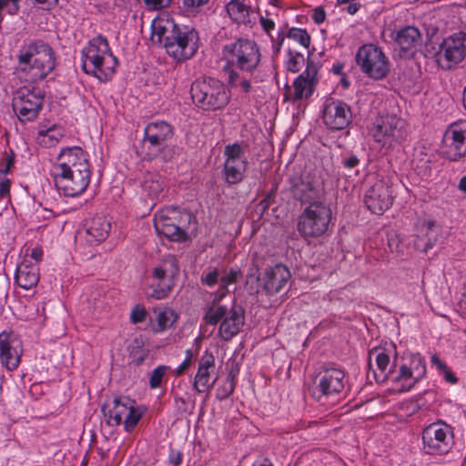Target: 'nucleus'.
Returning <instances> with one entry per match:
<instances>
[{"instance_id":"1","label":"nucleus","mask_w":466,"mask_h":466,"mask_svg":"<svg viewBox=\"0 0 466 466\" xmlns=\"http://www.w3.org/2000/svg\"><path fill=\"white\" fill-rule=\"evenodd\" d=\"M151 40L163 45L167 53L178 61L191 58L198 47V34L194 28L170 20L153 22Z\"/></svg>"},{"instance_id":"2","label":"nucleus","mask_w":466,"mask_h":466,"mask_svg":"<svg viewBox=\"0 0 466 466\" xmlns=\"http://www.w3.org/2000/svg\"><path fill=\"white\" fill-rule=\"evenodd\" d=\"M53 47L42 39L25 42L17 55L18 74L28 82L45 79L56 67Z\"/></svg>"},{"instance_id":"3","label":"nucleus","mask_w":466,"mask_h":466,"mask_svg":"<svg viewBox=\"0 0 466 466\" xmlns=\"http://www.w3.org/2000/svg\"><path fill=\"white\" fill-rule=\"evenodd\" d=\"M82 69L86 74L92 75L101 82L112 78L118 65L113 56L107 39L102 35L89 40L81 51Z\"/></svg>"},{"instance_id":"4","label":"nucleus","mask_w":466,"mask_h":466,"mask_svg":"<svg viewBox=\"0 0 466 466\" xmlns=\"http://www.w3.org/2000/svg\"><path fill=\"white\" fill-rule=\"evenodd\" d=\"M221 58L226 62L224 71L228 68L238 69L249 74L254 82L261 81L255 76L262 60L260 47L256 41L239 37L228 43L222 47Z\"/></svg>"},{"instance_id":"5","label":"nucleus","mask_w":466,"mask_h":466,"mask_svg":"<svg viewBox=\"0 0 466 466\" xmlns=\"http://www.w3.org/2000/svg\"><path fill=\"white\" fill-rule=\"evenodd\" d=\"M190 94L193 103L204 111L222 109L230 99L224 83L213 77L196 79L191 85Z\"/></svg>"},{"instance_id":"6","label":"nucleus","mask_w":466,"mask_h":466,"mask_svg":"<svg viewBox=\"0 0 466 466\" xmlns=\"http://www.w3.org/2000/svg\"><path fill=\"white\" fill-rule=\"evenodd\" d=\"M330 220V207L323 201H315L299 216L297 230L303 238H319L327 232Z\"/></svg>"},{"instance_id":"7","label":"nucleus","mask_w":466,"mask_h":466,"mask_svg":"<svg viewBox=\"0 0 466 466\" xmlns=\"http://www.w3.org/2000/svg\"><path fill=\"white\" fill-rule=\"evenodd\" d=\"M191 215L181 213L175 208L159 210L154 218V227L158 235L171 241H185L187 238L186 225L189 224Z\"/></svg>"},{"instance_id":"8","label":"nucleus","mask_w":466,"mask_h":466,"mask_svg":"<svg viewBox=\"0 0 466 466\" xmlns=\"http://www.w3.org/2000/svg\"><path fill=\"white\" fill-rule=\"evenodd\" d=\"M344 379L345 373L342 370L335 367L325 368L315 377L309 389V394L316 401L325 404L343 390Z\"/></svg>"},{"instance_id":"9","label":"nucleus","mask_w":466,"mask_h":466,"mask_svg":"<svg viewBox=\"0 0 466 466\" xmlns=\"http://www.w3.org/2000/svg\"><path fill=\"white\" fill-rule=\"evenodd\" d=\"M356 62L361 72L374 80L383 79L390 72L388 57L373 44L363 45L358 49Z\"/></svg>"},{"instance_id":"10","label":"nucleus","mask_w":466,"mask_h":466,"mask_svg":"<svg viewBox=\"0 0 466 466\" xmlns=\"http://www.w3.org/2000/svg\"><path fill=\"white\" fill-rule=\"evenodd\" d=\"M102 410L107 416V423L112 426H118L122 422L127 431H131L142 417V412L136 407V402L127 396H115L112 406L109 405L108 412L106 408Z\"/></svg>"},{"instance_id":"11","label":"nucleus","mask_w":466,"mask_h":466,"mask_svg":"<svg viewBox=\"0 0 466 466\" xmlns=\"http://www.w3.org/2000/svg\"><path fill=\"white\" fill-rule=\"evenodd\" d=\"M452 429L444 422L428 425L422 431L423 450L432 455L447 454L454 443Z\"/></svg>"},{"instance_id":"12","label":"nucleus","mask_w":466,"mask_h":466,"mask_svg":"<svg viewBox=\"0 0 466 466\" xmlns=\"http://www.w3.org/2000/svg\"><path fill=\"white\" fill-rule=\"evenodd\" d=\"M290 190L295 199L301 204L322 201V181L319 176L311 172H304L299 176H294L290 179Z\"/></svg>"},{"instance_id":"13","label":"nucleus","mask_w":466,"mask_h":466,"mask_svg":"<svg viewBox=\"0 0 466 466\" xmlns=\"http://www.w3.org/2000/svg\"><path fill=\"white\" fill-rule=\"evenodd\" d=\"M173 135V127L165 121L147 124L144 130L143 147L147 150L148 158L163 153Z\"/></svg>"},{"instance_id":"14","label":"nucleus","mask_w":466,"mask_h":466,"mask_svg":"<svg viewBox=\"0 0 466 466\" xmlns=\"http://www.w3.org/2000/svg\"><path fill=\"white\" fill-rule=\"evenodd\" d=\"M466 56V33L457 32L445 38L436 53V61L442 69H451Z\"/></svg>"},{"instance_id":"15","label":"nucleus","mask_w":466,"mask_h":466,"mask_svg":"<svg viewBox=\"0 0 466 466\" xmlns=\"http://www.w3.org/2000/svg\"><path fill=\"white\" fill-rule=\"evenodd\" d=\"M426 374V363L419 354H411L409 363L402 364L398 374L392 378L395 384V390L405 392L410 390L416 383L424 378Z\"/></svg>"},{"instance_id":"16","label":"nucleus","mask_w":466,"mask_h":466,"mask_svg":"<svg viewBox=\"0 0 466 466\" xmlns=\"http://www.w3.org/2000/svg\"><path fill=\"white\" fill-rule=\"evenodd\" d=\"M226 157L223 167V176L228 185H236L244 178L248 161L242 147L238 143L228 145L224 149Z\"/></svg>"},{"instance_id":"17","label":"nucleus","mask_w":466,"mask_h":466,"mask_svg":"<svg viewBox=\"0 0 466 466\" xmlns=\"http://www.w3.org/2000/svg\"><path fill=\"white\" fill-rule=\"evenodd\" d=\"M44 97L40 91L26 86L19 88L13 99V108L22 121L35 120L42 108Z\"/></svg>"},{"instance_id":"18","label":"nucleus","mask_w":466,"mask_h":466,"mask_svg":"<svg viewBox=\"0 0 466 466\" xmlns=\"http://www.w3.org/2000/svg\"><path fill=\"white\" fill-rule=\"evenodd\" d=\"M372 135L376 142L391 147L405 137L404 121L396 116H382L377 120Z\"/></svg>"},{"instance_id":"19","label":"nucleus","mask_w":466,"mask_h":466,"mask_svg":"<svg viewBox=\"0 0 466 466\" xmlns=\"http://www.w3.org/2000/svg\"><path fill=\"white\" fill-rule=\"evenodd\" d=\"M392 187L385 180L375 182L364 197L366 207L374 214H382L392 205Z\"/></svg>"},{"instance_id":"20","label":"nucleus","mask_w":466,"mask_h":466,"mask_svg":"<svg viewBox=\"0 0 466 466\" xmlns=\"http://www.w3.org/2000/svg\"><path fill=\"white\" fill-rule=\"evenodd\" d=\"M322 118L329 128L341 130L351 122L352 113L345 102L330 99L325 104Z\"/></svg>"},{"instance_id":"21","label":"nucleus","mask_w":466,"mask_h":466,"mask_svg":"<svg viewBox=\"0 0 466 466\" xmlns=\"http://www.w3.org/2000/svg\"><path fill=\"white\" fill-rule=\"evenodd\" d=\"M90 169L66 174H56V186L65 196L76 197L86 191L90 183Z\"/></svg>"},{"instance_id":"22","label":"nucleus","mask_w":466,"mask_h":466,"mask_svg":"<svg viewBox=\"0 0 466 466\" xmlns=\"http://www.w3.org/2000/svg\"><path fill=\"white\" fill-rule=\"evenodd\" d=\"M56 174H66L88 170L89 163L85 152L79 147L65 148L58 156Z\"/></svg>"},{"instance_id":"23","label":"nucleus","mask_w":466,"mask_h":466,"mask_svg":"<svg viewBox=\"0 0 466 466\" xmlns=\"http://www.w3.org/2000/svg\"><path fill=\"white\" fill-rule=\"evenodd\" d=\"M22 351V342L15 335L5 331L0 333V360L8 370L18 367Z\"/></svg>"},{"instance_id":"24","label":"nucleus","mask_w":466,"mask_h":466,"mask_svg":"<svg viewBox=\"0 0 466 466\" xmlns=\"http://www.w3.org/2000/svg\"><path fill=\"white\" fill-rule=\"evenodd\" d=\"M443 154L451 160L456 161L466 155V135L457 125H451L443 137Z\"/></svg>"},{"instance_id":"25","label":"nucleus","mask_w":466,"mask_h":466,"mask_svg":"<svg viewBox=\"0 0 466 466\" xmlns=\"http://www.w3.org/2000/svg\"><path fill=\"white\" fill-rule=\"evenodd\" d=\"M290 279L289 268L282 264H276L265 269L261 279L263 289L268 295L280 292Z\"/></svg>"},{"instance_id":"26","label":"nucleus","mask_w":466,"mask_h":466,"mask_svg":"<svg viewBox=\"0 0 466 466\" xmlns=\"http://www.w3.org/2000/svg\"><path fill=\"white\" fill-rule=\"evenodd\" d=\"M215 370V357L206 351L198 361L197 374L194 378L193 387L198 393L209 392L218 378L211 380V373Z\"/></svg>"},{"instance_id":"27","label":"nucleus","mask_w":466,"mask_h":466,"mask_svg":"<svg viewBox=\"0 0 466 466\" xmlns=\"http://www.w3.org/2000/svg\"><path fill=\"white\" fill-rule=\"evenodd\" d=\"M111 230V220L103 215H97L86 223L85 240L89 245H98L105 241Z\"/></svg>"},{"instance_id":"28","label":"nucleus","mask_w":466,"mask_h":466,"mask_svg":"<svg viewBox=\"0 0 466 466\" xmlns=\"http://www.w3.org/2000/svg\"><path fill=\"white\" fill-rule=\"evenodd\" d=\"M245 322V311L240 305H233L228 310L218 329L221 338L228 341L236 336Z\"/></svg>"},{"instance_id":"29","label":"nucleus","mask_w":466,"mask_h":466,"mask_svg":"<svg viewBox=\"0 0 466 466\" xmlns=\"http://www.w3.org/2000/svg\"><path fill=\"white\" fill-rule=\"evenodd\" d=\"M434 227L433 220H420L416 224L413 246L417 250L427 252L436 244L437 233L433 230Z\"/></svg>"},{"instance_id":"30","label":"nucleus","mask_w":466,"mask_h":466,"mask_svg":"<svg viewBox=\"0 0 466 466\" xmlns=\"http://www.w3.org/2000/svg\"><path fill=\"white\" fill-rule=\"evenodd\" d=\"M317 68L314 65L308 63L305 71L294 81L293 99L300 100L311 96L316 83Z\"/></svg>"},{"instance_id":"31","label":"nucleus","mask_w":466,"mask_h":466,"mask_svg":"<svg viewBox=\"0 0 466 466\" xmlns=\"http://www.w3.org/2000/svg\"><path fill=\"white\" fill-rule=\"evenodd\" d=\"M394 40L402 52L412 55L421 42V35L415 26H405L397 32Z\"/></svg>"},{"instance_id":"32","label":"nucleus","mask_w":466,"mask_h":466,"mask_svg":"<svg viewBox=\"0 0 466 466\" xmlns=\"http://www.w3.org/2000/svg\"><path fill=\"white\" fill-rule=\"evenodd\" d=\"M15 282L24 289H31L39 281V269L36 264H28L26 260L16 268Z\"/></svg>"},{"instance_id":"33","label":"nucleus","mask_w":466,"mask_h":466,"mask_svg":"<svg viewBox=\"0 0 466 466\" xmlns=\"http://www.w3.org/2000/svg\"><path fill=\"white\" fill-rule=\"evenodd\" d=\"M153 278L156 283L151 285L152 292L147 293V296L156 299L167 298L172 289V283L167 278L166 270L161 267L154 268Z\"/></svg>"},{"instance_id":"34","label":"nucleus","mask_w":466,"mask_h":466,"mask_svg":"<svg viewBox=\"0 0 466 466\" xmlns=\"http://www.w3.org/2000/svg\"><path fill=\"white\" fill-rule=\"evenodd\" d=\"M226 10L234 23L251 26L252 10L249 5L240 0H230L226 5Z\"/></svg>"},{"instance_id":"35","label":"nucleus","mask_w":466,"mask_h":466,"mask_svg":"<svg viewBox=\"0 0 466 466\" xmlns=\"http://www.w3.org/2000/svg\"><path fill=\"white\" fill-rule=\"evenodd\" d=\"M372 356H375V361H376L377 368L380 371V377L378 376V374L375 371H373L375 380L377 381H379L380 380H384L385 379L388 378V376L392 371L391 368H392L393 364L392 365L390 364V356L385 351V350H376V349H373L370 351V353H369L370 361L371 360ZM370 365L371 364L370 363Z\"/></svg>"},{"instance_id":"36","label":"nucleus","mask_w":466,"mask_h":466,"mask_svg":"<svg viewBox=\"0 0 466 466\" xmlns=\"http://www.w3.org/2000/svg\"><path fill=\"white\" fill-rule=\"evenodd\" d=\"M166 187L165 178L158 173L147 172L142 181V188L148 196L157 198Z\"/></svg>"},{"instance_id":"37","label":"nucleus","mask_w":466,"mask_h":466,"mask_svg":"<svg viewBox=\"0 0 466 466\" xmlns=\"http://www.w3.org/2000/svg\"><path fill=\"white\" fill-rule=\"evenodd\" d=\"M259 23L263 31L268 35L272 45V56H277L280 52L283 42L285 40V32L283 29H280L276 37L271 35V31L275 28V22L266 16H260Z\"/></svg>"},{"instance_id":"38","label":"nucleus","mask_w":466,"mask_h":466,"mask_svg":"<svg viewBox=\"0 0 466 466\" xmlns=\"http://www.w3.org/2000/svg\"><path fill=\"white\" fill-rule=\"evenodd\" d=\"M225 73L228 74V83L232 88H239L245 94H249L253 91L251 79L247 78L232 68L226 69Z\"/></svg>"},{"instance_id":"39","label":"nucleus","mask_w":466,"mask_h":466,"mask_svg":"<svg viewBox=\"0 0 466 466\" xmlns=\"http://www.w3.org/2000/svg\"><path fill=\"white\" fill-rule=\"evenodd\" d=\"M240 276V270L231 268L228 272L220 278V286L216 296L218 300H220L227 293L230 291L229 286L236 283Z\"/></svg>"},{"instance_id":"40","label":"nucleus","mask_w":466,"mask_h":466,"mask_svg":"<svg viewBox=\"0 0 466 466\" xmlns=\"http://www.w3.org/2000/svg\"><path fill=\"white\" fill-rule=\"evenodd\" d=\"M41 143L46 147H53L63 137L62 129L56 125L46 129L39 130Z\"/></svg>"},{"instance_id":"41","label":"nucleus","mask_w":466,"mask_h":466,"mask_svg":"<svg viewBox=\"0 0 466 466\" xmlns=\"http://www.w3.org/2000/svg\"><path fill=\"white\" fill-rule=\"evenodd\" d=\"M227 312L228 309L225 306L211 307L206 312L204 319L207 324L216 325L219 321H223V319L226 316Z\"/></svg>"},{"instance_id":"42","label":"nucleus","mask_w":466,"mask_h":466,"mask_svg":"<svg viewBox=\"0 0 466 466\" xmlns=\"http://www.w3.org/2000/svg\"><path fill=\"white\" fill-rule=\"evenodd\" d=\"M286 36L298 42L305 48H308L310 45V36L305 29L291 27L289 29Z\"/></svg>"},{"instance_id":"43","label":"nucleus","mask_w":466,"mask_h":466,"mask_svg":"<svg viewBox=\"0 0 466 466\" xmlns=\"http://www.w3.org/2000/svg\"><path fill=\"white\" fill-rule=\"evenodd\" d=\"M235 379L232 373H229L227 380L223 384L218 387L216 397L219 400L228 399L234 391L235 389Z\"/></svg>"},{"instance_id":"44","label":"nucleus","mask_w":466,"mask_h":466,"mask_svg":"<svg viewBox=\"0 0 466 466\" xmlns=\"http://www.w3.org/2000/svg\"><path fill=\"white\" fill-rule=\"evenodd\" d=\"M175 319V314L172 309H167L158 312L157 317L158 329L161 331L165 330L174 323Z\"/></svg>"},{"instance_id":"45","label":"nucleus","mask_w":466,"mask_h":466,"mask_svg":"<svg viewBox=\"0 0 466 466\" xmlns=\"http://www.w3.org/2000/svg\"><path fill=\"white\" fill-rule=\"evenodd\" d=\"M304 64V56L299 52H289V59L286 63L287 69L290 72L297 73L300 70Z\"/></svg>"},{"instance_id":"46","label":"nucleus","mask_w":466,"mask_h":466,"mask_svg":"<svg viewBox=\"0 0 466 466\" xmlns=\"http://www.w3.org/2000/svg\"><path fill=\"white\" fill-rule=\"evenodd\" d=\"M168 367L165 365H160L155 368L149 378V386L151 389H157L160 387L163 378L168 370Z\"/></svg>"},{"instance_id":"47","label":"nucleus","mask_w":466,"mask_h":466,"mask_svg":"<svg viewBox=\"0 0 466 466\" xmlns=\"http://www.w3.org/2000/svg\"><path fill=\"white\" fill-rule=\"evenodd\" d=\"M219 272L216 268H209L201 275V282L208 287H213L218 281Z\"/></svg>"},{"instance_id":"48","label":"nucleus","mask_w":466,"mask_h":466,"mask_svg":"<svg viewBox=\"0 0 466 466\" xmlns=\"http://www.w3.org/2000/svg\"><path fill=\"white\" fill-rule=\"evenodd\" d=\"M147 312L144 307L137 305L130 313V320L134 324L143 322L146 319Z\"/></svg>"},{"instance_id":"49","label":"nucleus","mask_w":466,"mask_h":466,"mask_svg":"<svg viewBox=\"0 0 466 466\" xmlns=\"http://www.w3.org/2000/svg\"><path fill=\"white\" fill-rule=\"evenodd\" d=\"M148 10L157 11L170 5L172 0H143Z\"/></svg>"},{"instance_id":"50","label":"nucleus","mask_w":466,"mask_h":466,"mask_svg":"<svg viewBox=\"0 0 466 466\" xmlns=\"http://www.w3.org/2000/svg\"><path fill=\"white\" fill-rule=\"evenodd\" d=\"M193 359L192 350H186V359L177 368L176 375L179 376L183 374L191 365Z\"/></svg>"},{"instance_id":"51","label":"nucleus","mask_w":466,"mask_h":466,"mask_svg":"<svg viewBox=\"0 0 466 466\" xmlns=\"http://www.w3.org/2000/svg\"><path fill=\"white\" fill-rule=\"evenodd\" d=\"M342 166L347 169H352L360 164V159L356 155H345L341 160Z\"/></svg>"},{"instance_id":"52","label":"nucleus","mask_w":466,"mask_h":466,"mask_svg":"<svg viewBox=\"0 0 466 466\" xmlns=\"http://www.w3.org/2000/svg\"><path fill=\"white\" fill-rule=\"evenodd\" d=\"M326 18V13L322 7H316L313 10L312 19L317 25H320Z\"/></svg>"},{"instance_id":"53","label":"nucleus","mask_w":466,"mask_h":466,"mask_svg":"<svg viewBox=\"0 0 466 466\" xmlns=\"http://www.w3.org/2000/svg\"><path fill=\"white\" fill-rule=\"evenodd\" d=\"M208 2L209 0H183V5L188 9H196L207 5Z\"/></svg>"},{"instance_id":"54","label":"nucleus","mask_w":466,"mask_h":466,"mask_svg":"<svg viewBox=\"0 0 466 466\" xmlns=\"http://www.w3.org/2000/svg\"><path fill=\"white\" fill-rule=\"evenodd\" d=\"M458 311L462 317L466 318V284L464 285V291L458 302Z\"/></svg>"},{"instance_id":"55","label":"nucleus","mask_w":466,"mask_h":466,"mask_svg":"<svg viewBox=\"0 0 466 466\" xmlns=\"http://www.w3.org/2000/svg\"><path fill=\"white\" fill-rule=\"evenodd\" d=\"M168 460L174 465H179L182 461V454L179 451L171 450L169 452Z\"/></svg>"},{"instance_id":"56","label":"nucleus","mask_w":466,"mask_h":466,"mask_svg":"<svg viewBox=\"0 0 466 466\" xmlns=\"http://www.w3.org/2000/svg\"><path fill=\"white\" fill-rule=\"evenodd\" d=\"M10 193V181L7 178L0 181V197H7Z\"/></svg>"},{"instance_id":"57","label":"nucleus","mask_w":466,"mask_h":466,"mask_svg":"<svg viewBox=\"0 0 466 466\" xmlns=\"http://www.w3.org/2000/svg\"><path fill=\"white\" fill-rule=\"evenodd\" d=\"M14 161H15L14 154H12L11 156H8L5 158V166L0 168V174L6 175L9 172L11 166L14 164Z\"/></svg>"},{"instance_id":"58","label":"nucleus","mask_w":466,"mask_h":466,"mask_svg":"<svg viewBox=\"0 0 466 466\" xmlns=\"http://www.w3.org/2000/svg\"><path fill=\"white\" fill-rule=\"evenodd\" d=\"M35 4L42 5L45 9H51L58 4V0H33Z\"/></svg>"},{"instance_id":"59","label":"nucleus","mask_w":466,"mask_h":466,"mask_svg":"<svg viewBox=\"0 0 466 466\" xmlns=\"http://www.w3.org/2000/svg\"><path fill=\"white\" fill-rule=\"evenodd\" d=\"M431 360L432 365H435L440 372L447 368V365L444 362H442L436 354L431 356Z\"/></svg>"},{"instance_id":"60","label":"nucleus","mask_w":466,"mask_h":466,"mask_svg":"<svg viewBox=\"0 0 466 466\" xmlns=\"http://www.w3.org/2000/svg\"><path fill=\"white\" fill-rule=\"evenodd\" d=\"M441 373H443L444 375V378L446 380V381H448L449 383H451V384H454L457 382V378L455 377V375L449 370V368L447 367L445 370H443L442 371H441Z\"/></svg>"},{"instance_id":"61","label":"nucleus","mask_w":466,"mask_h":466,"mask_svg":"<svg viewBox=\"0 0 466 466\" xmlns=\"http://www.w3.org/2000/svg\"><path fill=\"white\" fill-rule=\"evenodd\" d=\"M30 257L35 260V262H39L43 257V250L39 248H35L31 250Z\"/></svg>"},{"instance_id":"62","label":"nucleus","mask_w":466,"mask_h":466,"mask_svg":"<svg viewBox=\"0 0 466 466\" xmlns=\"http://www.w3.org/2000/svg\"><path fill=\"white\" fill-rule=\"evenodd\" d=\"M349 5L346 7V11L350 14V15H354L357 13V11L360 9V4L356 2V1H353V2H350V3H348Z\"/></svg>"},{"instance_id":"63","label":"nucleus","mask_w":466,"mask_h":466,"mask_svg":"<svg viewBox=\"0 0 466 466\" xmlns=\"http://www.w3.org/2000/svg\"><path fill=\"white\" fill-rule=\"evenodd\" d=\"M11 5L8 6V14L15 15L19 10V1L20 0H10Z\"/></svg>"},{"instance_id":"64","label":"nucleus","mask_w":466,"mask_h":466,"mask_svg":"<svg viewBox=\"0 0 466 466\" xmlns=\"http://www.w3.org/2000/svg\"><path fill=\"white\" fill-rule=\"evenodd\" d=\"M252 466H273V465L268 459L263 458V459L256 461Z\"/></svg>"}]
</instances>
